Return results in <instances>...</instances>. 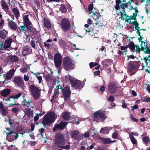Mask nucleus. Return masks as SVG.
I'll use <instances>...</instances> for the list:
<instances>
[{
    "instance_id": "1",
    "label": "nucleus",
    "mask_w": 150,
    "mask_h": 150,
    "mask_svg": "<svg viewBox=\"0 0 150 150\" xmlns=\"http://www.w3.org/2000/svg\"><path fill=\"white\" fill-rule=\"evenodd\" d=\"M55 145L58 148L64 149H67L69 148L70 143H68V144L64 146L65 142L64 135L61 133H58L55 136L54 140Z\"/></svg>"
},
{
    "instance_id": "2",
    "label": "nucleus",
    "mask_w": 150,
    "mask_h": 150,
    "mask_svg": "<svg viewBox=\"0 0 150 150\" xmlns=\"http://www.w3.org/2000/svg\"><path fill=\"white\" fill-rule=\"evenodd\" d=\"M55 119V115L53 112H51L45 115L42 121V123L44 127L53 122Z\"/></svg>"
},
{
    "instance_id": "3",
    "label": "nucleus",
    "mask_w": 150,
    "mask_h": 150,
    "mask_svg": "<svg viewBox=\"0 0 150 150\" xmlns=\"http://www.w3.org/2000/svg\"><path fill=\"white\" fill-rule=\"evenodd\" d=\"M62 64L63 68L67 71L73 69L74 68V64L73 60L67 56L63 58Z\"/></svg>"
},
{
    "instance_id": "4",
    "label": "nucleus",
    "mask_w": 150,
    "mask_h": 150,
    "mask_svg": "<svg viewBox=\"0 0 150 150\" xmlns=\"http://www.w3.org/2000/svg\"><path fill=\"white\" fill-rule=\"evenodd\" d=\"M54 61L55 65L58 69V72H60L61 66L62 62V57L61 54L58 53L56 54L54 56Z\"/></svg>"
},
{
    "instance_id": "5",
    "label": "nucleus",
    "mask_w": 150,
    "mask_h": 150,
    "mask_svg": "<svg viewBox=\"0 0 150 150\" xmlns=\"http://www.w3.org/2000/svg\"><path fill=\"white\" fill-rule=\"evenodd\" d=\"M93 116L95 120L98 122H103L107 118L104 113L100 110L95 112Z\"/></svg>"
},
{
    "instance_id": "6",
    "label": "nucleus",
    "mask_w": 150,
    "mask_h": 150,
    "mask_svg": "<svg viewBox=\"0 0 150 150\" xmlns=\"http://www.w3.org/2000/svg\"><path fill=\"white\" fill-rule=\"evenodd\" d=\"M60 25L62 30L64 32L68 30L70 27L69 21L66 18H64L61 20Z\"/></svg>"
},
{
    "instance_id": "7",
    "label": "nucleus",
    "mask_w": 150,
    "mask_h": 150,
    "mask_svg": "<svg viewBox=\"0 0 150 150\" xmlns=\"http://www.w3.org/2000/svg\"><path fill=\"white\" fill-rule=\"evenodd\" d=\"M31 91L33 97L35 99H38L40 96V90L39 88L35 85H31L30 86Z\"/></svg>"
},
{
    "instance_id": "8",
    "label": "nucleus",
    "mask_w": 150,
    "mask_h": 150,
    "mask_svg": "<svg viewBox=\"0 0 150 150\" xmlns=\"http://www.w3.org/2000/svg\"><path fill=\"white\" fill-rule=\"evenodd\" d=\"M92 13L93 14L91 15L90 16L93 18L96 22L95 24L96 25L101 22L103 20V18L96 11H95V12L93 11Z\"/></svg>"
},
{
    "instance_id": "9",
    "label": "nucleus",
    "mask_w": 150,
    "mask_h": 150,
    "mask_svg": "<svg viewBox=\"0 0 150 150\" xmlns=\"http://www.w3.org/2000/svg\"><path fill=\"white\" fill-rule=\"evenodd\" d=\"M13 82L16 86L19 87L22 89L24 88V83L22 78L21 76L16 77L15 78Z\"/></svg>"
},
{
    "instance_id": "10",
    "label": "nucleus",
    "mask_w": 150,
    "mask_h": 150,
    "mask_svg": "<svg viewBox=\"0 0 150 150\" xmlns=\"http://www.w3.org/2000/svg\"><path fill=\"white\" fill-rule=\"evenodd\" d=\"M118 86L115 83L110 82L108 85V89L111 93H114L117 91Z\"/></svg>"
},
{
    "instance_id": "11",
    "label": "nucleus",
    "mask_w": 150,
    "mask_h": 150,
    "mask_svg": "<svg viewBox=\"0 0 150 150\" xmlns=\"http://www.w3.org/2000/svg\"><path fill=\"white\" fill-rule=\"evenodd\" d=\"M15 71L16 70L15 69H12L8 71L6 73L4 74V76L5 80L8 81L11 80L13 76Z\"/></svg>"
},
{
    "instance_id": "12",
    "label": "nucleus",
    "mask_w": 150,
    "mask_h": 150,
    "mask_svg": "<svg viewBox=\"0 0 150 150\" xmlns=\"http://www.w3.org/2000/svg\"><path fill=\"white\" fill-rule=\"evenodd\" d=\"M62 94L64 96V100H67L69 98L71 93L70 88L68 86H66L62 89Z\"/></svg>"
},
{
    "instance_id": "13",
    "label": "nucleus",
    "mask_w": 150,
    "mask_h": 150,
    "mask_svg": "<svg viewBox=\"0 0 150 150\" xmlns=\"http://www.w3.org/2000/svg\"><path fill=\"white\" fill-rule=\"evenodd\" d=\"M70 135L72 138L78 141H79L82 138L83 135L79 134V132L78 130H75L71 132Z\"/></svg>"
},
{
    "instance_id": "14",
    "label": "nucleus",
    "mask_w": 150,
    "mask_h": 150,
    "mask_svg": "<svg viewBox=\"0 0 150 150\" xmlns=\"http://www.w3.org/2000/svg\"><path fill=\"white\" fill-rule=\"evenodd\" d=\"M68 123L66 122H61L59 124H57L53 128V130L55 132L57 129L63 130L66 127Z\"/></svg>"
},
{
    "instance_id": "15",
    "label": "nucleus",
    "mask_w": 150,
    "mask_h": 150,
    "mask_svg": "<svg viewBox=\"0 0 150 150\" xmlns=\"http://www.w3.org/2000/svg\"><path fill=\"white\" fill-rule=\"evenodd\" d=\"M9 105L11 106H14V108L11 110V111L13 113L17 114L21 109L20 105L18 103L16 104V103H11Z\"/></svg>"
},
{
    "instance_id": "16",
    "label": "nucleus",
    "mask_w": 150,
    "mask_h": 150,
    "mask_svg": "<svg viewBox=\"0 0 150 150\" xmlns=\"http://www.w3.org/2000/svg\"><path fill=\"white\" fill-rule=\"evenodd\" d=\"M129 49L131 50L134 51L139 53L141 50L139 46L138 45H135L133 42H130Z\"/></svg>"
},
{
    "instance_id": "17",
    "label": "nucleus",
    "mask_w": 150,
    "mask_h": 150,
    "mask_svg": "<svg viewBox=\"0 0 150 150\" xmlns=\"http://www.w3.org/2000/svg\"><path fill=\"white\" fill-rule=\"evenodd\" d=\"M71 86L73 89H81L82 86H81V82L80 81L77 80L72 83Z\"/></svg>"
},
{
    "instance_id": "18",
    "label": "nucleus",
    "mask_w": 150,
    "mask_h": 150,
    "mask_svg": "<svg viewBox=\"0 0 150 150\" xmlns=\"http://www.w3.org/2000/svg\"><path fill=\"white\" fill-rule=\"evenodd\" d=\"M8 25L11 29L14 30H17L18 27L17 23L13 21L12 20H10L8 21Z\"/></svg>"
},
{
    "instance_id": "19",
    "label": "nucleus",
    "mask_w": 150,
    "mask_h": 150,
    "mask_svg": "<svg viewBox=\"0 0 150 150\" xmlns=\"http://www.w3.org/2000/svg\"><path fill=\"white\" fill-rule=\"evenodd\" d=\"M18 134L13 133V134H10V135H7V139L9 142H12L17 139L18 137Z\"/></svg>"
},
{
    "instance_id": "20",
    "label": "nucleus",
    "mask_w": 150,
    "mask_h": 150,
    "mask_svg": "<svg viewBox=\"0 0 150 150\" xmlns=\"http://www.w3.org/2000/svg\"><path fill=\"white\" fill-rule=\"evenodd\" d=\"M23 24L26 26H29L31 25L32 23L28 18L29 15L27 14L23 16Z\"/></svg>"
},
{
    "instance_id": "21",
    "label": "nucleus",
    "mask_w": 150,
    "mask_h": 150,
    "mask_svg": "<svg viewBox=\"0 0 150 150\" xmlns=\"http://www.w3.org/2000/svg\"><path fill=\"white\" fill-rule=\"evenodd\" d=\"M12 41V40L10 38L6 39L4 44V48L6 50L9 48Z\"/></svg>"
},
{
    "instance_id": "22",
    "label": "nucleus",
    "mask_w": 150,
    "mask_h": 150,
    "mask_svg": "<svg viewBox=\"0 0 150 150\" xmlns=\"http://www.w3.org/2000/svg\"><path fill=\"white\" fill-rule=\"evenodd\" d=\"M23 110L25 113V115L27 117H30L33 116V112L30 109L26 108Z\"/></svg>"
},
{
    "instance_id": "23",
    "label": "nucleus",
    "mask_w": 150,
    "mask_h": 150,
    "mask_svg": "<svg viewBox=\"0 0 150 150\" xmlns=\"http://www.w3.org/2000/svg\"><path fill=\"white\" fill-rule=\"evenodd\" d=\"M32 52V50L30 47L28 46H26L23 48L22 54L23 55H25L30 54Z\"/></svg>"
},
{
    "instance_id": "24",
    "label": "nucleus",
    "mask_w": 150,
    "mask_h": 150,
    "mask_svg": "<svg viewBox=\"0 0 150 150\" xmlns=\"http://www.w3.org/2000/svg\"><path fill=\"white\" fill-rule=\"evenodd\" d=\"M11 91L10 89H5L0 91V94L2 96L6 97L9 94Z\"/></svg>"
},
{
    "instance_id": "25",
    "label": "nucleus",
    "mask_w": 150,
    "mask_h": 150,
    "mask_svg": "<svg viewBox=\"0 0 150 150\" xmlns=\"http://www.w3.org/2000/svg\"><path fill=\"white\" fill-rule=\"evenodd\" d=\"M1 5L2 7V9L5 11L6 12H7L8 11L9 8L7 5V3L4 0H2L1 2Z\"/></svg>"
},
{
    "instance_id": "26",
    "label": "nucleus",
    "mask_w": 150,
    "mask_h": 150,
    "mask_svg": "<svg viewBox=\"0 0 150 150\" xmlns=\"http://www.w3.org/2000/svg\"><path fill=\"white\" fill-rule=\"evenodd\" d=\"M112 129V127H105L101 129L100 133L103 134H108L109 133L110 130Z\"/></svg>"
},
{
    "instance_id": "27",
    "label": "nucleus",
    "mask_w": 150,
    "mask_h": 150,
    "mask_svg": "<svg viewBox=\"0 0 150 150\" xmlns=\"http://www.w3.org/2000/svg\"><path fill=\"white\" fill-rule=\"evenodd\" d=\"M44 26L48 28H50L51 27V24L49 20L46 18L43 19Z\"/></svg>"
},
{
    "instance_id": "28",
    "label": "nucleus",
    "mask_w": 150,
    "mask_h": 150,
    "mask_svg": "<svg viewBox=\"0 0 150 150\" xmlns=\"http://www.w3.org/2000/svg\"><path fill=\"white\" fill-rule=\"evenodd\" d=\"M25 25L20 26L18 27H17V32L18 33H21L23 32L24 34H25L26 32V30L25 29Z\"/></svg>"
},
{
    "instance_id": "29",
    "label": "nucleus",
    "mask_w": 150,
    "mask_h": 150,
    "mask_svg": "<svg viewBox=\"0 0 150 150\" xmlns=\"http://www.w3.org/2000/svg\"><path fill=\"white\" fill-rule=\"evenodd\" d=\"M7 34V31L4 30L0 31V38L3 39H5Z\"/></svg>"
},
{
    "instance_id": "30",
    "label": "nucleus",
    "mask_w": 150,
    "mask_h": 150,
    "mask_svg": "<svg viewBox=\"0 0 150 150\" xmlns=\"http://www.w3.org/2000/svg\"><path fill=\"white\" fill-rule=\"evenodd\" d=\"M11 11L15 15L16 18L18 19L20 16V12L18 10L17 8H13L12 9Z\"/></svg>"
},
{
    "instance_id": "31",
    "label": "nucleus",
    "mask_w": 150,
    "mask_h": 150,
    "mask_svg": "<svg viewBox=\"0 0 150 150\" xmlns=\"http://www.w3.org/2000/svg\"><path fill=\"white\" fill-rule=\"evenodd\" d=\"M62 117L65 120H68L70 117V114L67 112H64L62 114Z\"/></svg>"
},
{
    "instance_id": "32",
    "label": "nucleus",
    "mask_w": 150,
    "mask_h": 150,
    "mask_svg": "<svg viewBox=\"0 0 150 150\" xmlns=\"http://www.w3.org/2000/svg\"><path fill=\"white\" fill-rule=\"evenodd\" d=\"M9 60L11 62H16L18 61V58L15 56H11L9 57Z\"/></svg>"
},
{
    "instance_id": "33",
    "label": "nucleus",
    "mask_w": 150,
    "mask_h": 150,
    "mask_svg": "<svg viewBox=\"0 0 150 150\" xmlns=\"http://www.w3.org/2000/svg\"><path fill=\"white\" fill-rule=\"evenodd\" d=\"M102 141L105 144H108L114 142L115 141H111V139L108 138H103L102 139Z\"/></svg>"
},
{
    "instance_id": "34",
    "label": "nucleus",
    "mask_w": 150,
    "mask_h": 150,
    "mask_svg": "<svg viewBox=\"0 0 150 150\" xmlns=\"http://www.w3.org/2000/svg\"><path fill=\"white\" fill-rule=\"evenodd\" d=\"M120 14L121 17V19L124 20L126 19H128V16L127 15V14L126 13L125 11H120Z\"/></svg>"
},
{
    "instance_id": "35",
    "label": "nucleus",
    "mask_w": 150,
    "mask_h": 150,
    "mask_svg": "<svg viewBox=\"0 0 150 150\" xmlns=\"http://www.w3.org/2000/svg\"><path fill=\"white\" fill-rule=\"evenodd\" d=\"M93 4H90L88 6V10L89 11V13L90 14H93V12L94 11L95 12V11H96L97 12L98 11L97 10H96L95 8L93 9Z\"/></svg>"
},
{
    "instance_id": "36",
    "label": "nucleus",
    "mask_w": 150,
    "mask_h": 150,
    "mask_svg": "<svg viewBox=\"0 0 150 150\" xmlns=\"http://www.w3.org/2000/svg\"><path fill=\"white\" fill-rule=\"evenodd\" d=\"M30 69V67L29 65H26L24 66L23 67L21 68L20 69L21 71L23 73L27 72Z\"/></svg>"
},
{
    "instance_id": "37",
    "label": "nucleus",
    "mask_w": 150,
    "mask_h": 150,
    "mask_svg": "<svg viewBox=\"0 0 150 150\" xmlns=\"http://www.w3.org/2000/svg\"><path fill=\"white\" fill-rule=\"evenodd\" d=\"M127 67L128 70L130 72L132 71L135 68V65L131 62L129 63Z\"/></svg>"
},
{
    "instance_id": "38",
    "label": "nucleus",
    "mask_w": 150,
    "mask_h": 150,
    "mask_svg": "<svg viewBox=\"0 0 150 150\" xmlns=\"http://www.w3.org/2000/svg\"><path fill=\"white\" fill-rule=\"evenodd\" d=\"M31 103V101L28 100V101H26L25 99H23V101L22 102L23 104L27 107H29L30 106V103Z\"/></svg>"
},
{
    "instance_id": "39",
    "label": "nucleus",
    "mask_w": 150,
    "mask_h": 150,
    "mask_svg": "<svg viewBox=\"0 0 150 150\" xmlns=\"http://www.w3.org/2000/svg\"><path fill=\"white\" fill-rule=\"evenodd\" d=\"M56 87L57 88V89L55 90L54 93V95L55 96V97H56L57 95L58 94L59 92V89H62V86L60 85L59 84L58 85H56Z\"/></svg>"
},
{
    "instance_id": "40",
    "label": "nucleus",
    "mask_w": 150,
    "mask_h": 150,
    "mask_svg": "<svg viewBox=\"0 0 150 150\" xmlns=\"http://www.w3.org/2000/svg\"><path fill=\"white\" fill-rule=\"evenodd\" d=\"M60 10L62 13H66L67 12V8L64 5L61 6Z\"/></svg>"
},
{
    "instance_id": "41",
    "label": "nucleus",
    "mask_w": 150,
    "mask_h": 150,
    "mask_svg": "<svg viewBox=\"0 0 150 150\" xmlns=\"http://www.w3.org/2000/svg\"><path fill=\"white\" fill-rule=\"evenodd\" d=\"M123 9L122 11H125V8H127L128 4L127 3H121L120 6V7Z\"/></svg>"
},
{
    "instance_id": "42",
    "label": "nucleus",
    "mask_w": 150,
    "mask_h": 150,
    "mask_svg": "<svg viewBox=\"0 0 150 150\" xmlns=\"http://www.w3.org/2000/svg\"><path fill=\"white\" fill-rule=\"evenodd\" d=\"M121 3L120 0H116V5L115 8L116 10H117L120 9V6Z\"/></svg>"
},
{
    "instance_id": "43",
    "label": "nucleus",
    "mask_w": 150,
    "mask_h": 150,
    "mask_svg": "<svg viewBox=\"0 0 150 150\" xmlns=\"http://www.w3.org/2000/svg\"><path fill=\"white\" fill-rule=\"evenodd\" d=\"M129 137L132 142L133 144H137V141L133 136L131 135Z\"/></svg>"
},
{
    "instance_id": "44",
    "label": "nucleus",
    "mask_w": 150,
    "mask_h": 150,
    "mask_svg": "<svg viewBox=\"0 0 150 150\" xmlns=\"http://www.w3.org/2000/svg\"><path fill=\"white\" fill-rule=\"evenodd\" d=\"M149 137L148 136L144 137L143 138V141L146 145L149 142Z\"/></svg>"
},
{
    "instance_id": "45",
    "label": "nucleus",
    "mask_w": 150,
    "mask_h": 150,
    "mask_svg": "<svg viewBox=\"0 0 150 150\" xmlns=\"http://www.w3.org/2000/svg\"><path fill=\"white\" fill-rule=\"evenodd\" d=\"M45 78L48 82H50L52 81V78L50 74H46L45 75Z\"/></svg>"
},
{
    "instance_id": "46",
    "label": "nucleus",
    "mask_w": 150,
    "mask_h": 150,
    "mask_svg": "<svg viewBox=\"0 0 150 150\" xmlns=\"http://www.w3.org/2000/svg\"><path fill=\"white\" fill-rule=\"evenodd\" d=\"M4 101H9L10 102H11L12 101H13L14 102V103H16V102L15 101V100H13L12 97V96H10L8 98H6L5 99H4L3 100Z\"/></svg>"
},
{
    "instance_id": "47",
    "label": "nucleus",
    "mask_w": 150,
    "mask_h": 150,
    "mask_svg": "<svg viewBox=\"0 0 150 150\" xmlns=\"http://www.w3.org/2000/svg\"><path fill=\"white\" fill-rule=\"evenodd\" d=\"M22 95V93L21 92L19 93L18 94L14 95L12 96V97L13 99V100H15V99H17L19 97H20Z\"/></svg>"
},
{
    "instance_id": "48",
    "label": "nucleus",
    "mask_w": 150,
    "mask_h": 150,
    "mask_svg": "<svg viewBox=\"0 0 150 150\" xmlns=\"http://www.w3.org/2000/svg\"><path fill=\"white\" fill-rule=\"evenodd\" d=\"M143 61L144 62L143 64H144L145 66H148L149 62H150V61L148 59L146 58H144Z\"/></svg>"
},
{
    "instance_id": "49",
    "label": "nucleus",
    "mask_w": 150,
    "mask_h": 150,
    "mask_svg": "<svg viewBox=\"0 0 150 150\" xmlns=\"http://www.w3.org/2000/svg\"><path fill=\"white\" fill-rule=\"evenodd\" d=\"M6 130L9 132L6 133V135H10V134H13V130L11 128H7Z\"/></svg>"
},
{
    "instance_id": "50",
    "label": "nucleus",
    "mask_w": 150,
    "mask_h": 150,
    "mask_svg": "<svg viewBox=\"0 0 150 150\" xmlns=\"http://www.w3.org/2000/svg\"><path fill=\"white\" fill-rule=\"evenodd\" d=\"M2 114L3 115H6L8 113V112L6 110L5 108L1 109Z\"/></svg>"
},
{
    "instance_id": "51",
    "label": "nucleus",
    "mask_w": 150,
    "mask_h": 150,
    "mask_svg": "<svg viewBox=\"0 0 150 150\" xmlns=\"http://www.w3.org/2000/svg\"><path fill=\"white\" fill-rule=\"evenodd\" d=\"M69 79L70 81L71 84L72 83L74 82L77 80L76 79L74 78L73 77L71 76H69Z\"/></svg>"
},
{
    "instance_id": "52",
    "label": "nucleus",
    "mask_w": 150,
    "mask_h": 150,
    "mask_svg": "<svg viewBox=\"0 0 150 150\" xmlns=\"http://www.w3.org/2000/svg\"><path fill=\"white\" fill-rule=\"evenodd\" d=\"M118 136V134L117 131H115L114 132L112 135V137L114 139H116Z\"/></svg>"
},
{
    "instance_id": "53",
    "label": "nucleus",
    "mask_w": 150,
    "mask_h": 150,
    "mask_svg": "<svg viewBox=\"0 0 150 150\" xmlns=\"http://www.w3.org/2000/svg\"><path fill=\"white\" fill-rule=\"evenodd\" d=\"M6 55L5 53L3 52L2 55L0 56V59L5 60L6 58Z\"/></svg>"
},
{
    "instance_id": "54",
    "label": "nucleus",
    "mask_w": 150,
    "mask_h": 150,
    "mask_svg": "<svg viewBox=\"0 0 150 150\" xmlns=\"http://www.w3.org/2000/svg\"><path fill=\"white\" fill-rule=\"evenodd\" d=\"M14 120H13L11 119V118H8V123L10 125L11 127V126L12 125L13 123Z\"/></svg>"
},
{
    "instance_id": "55",
    "label": "nucleus",
    "mask_w": 150,
    "mask_h": 150,
    "mask_svg": "<svg viewBox=\"0 0 150 150\" xmlns=\"http://www.w3.org/2000/svg\"><path fill=\"white\" fill-rule=\"evenodd\" d=\"M115 100V98L113 96H111L109 97L108 99L109 101L113 102Z\"/></svg>"
},
{
    "instance_id": "56",
    "label": "nucleus",
    "mask_w": 150,
    "mask_h": 150,
    "mask_svg": "<svg viewBox=\"0 0 150 150\" xmlns=\"http://www.w3.org/2000/svg\"><path fill=\"white\" fill-rule=\"evenodd\" d=\"M71 48H72L73 49H74V50H79V49H78V48H76V45L75 44H73L72 43H71Z\"/></svg>"
},
{
    "instance_id": "57",
    "label": "nucleus",
    "mask_w": 150,
    "mask_h": 150,
    "mask_svg": "<svg viewBox=\"0 0 150 150\" xmlns=\"http://www.w3.org/2000/svg\"><path fill=\"white\" fill-rule=\"evenodd\" d=\"M122 107L123 108H126L127 107V105L125 102V100H122Z\"/></svg>"
},
{
    "instance_id": "58",
    "label": "nucleus",
    "mask_w": 150,
    "mask_h": 150,
    "mask_svg": "<svg viewBox=\"0 0 150 150\" xmlns=\"http://www.w3.org/2000/svg\"><path fill=\"white\" fill-rule=\"evenodd\" d=\"M45 130L44 128H42L41 129H40L39 130V131L40 132V134L42 136V134L44 132Z\"/></svg>"
},
{
    "instance_id": "59",
    "label": "nucleus",
    "mask_w": 150,
    "mask_h": 150,
    "mask_svg": "<svg viewBox=\"0 0 150 150\" xmlns=\"http://www.w3.org/2000/svg\"><path fill=\"white\" fill-rule=\"evenodd\" d=\"M36 77L39 81V83H41L42 81V77L41 76H37Z\"/></svg>"
},
{
    "instance_id": "60",
    "label": "nucleus",
    "mask_w": 150,
    "mask_h": 150,
    "mask_svg": "<svg viewBox=\"0 0 150 150\" xmlns=\"http://www.w3.org/2000/svg\"><path fill=\"white\" fill-rule=\"evenodd\" d=\"M29 76L26 75H24V79L25 81H27L29 80Z\"/></svg>"
},
{
    "instance_id": "61",
    "label": "nucleus",
    "mask_w": 150,
    "mask_h": 150,
    "mask_svg": "<svg viewBox=\"0 0 150 150\" xmlns=\"http://www.w3.org/2000/svg\"><path fill=\"white\" fill-rule=\"evenodd\" d=\"M26 26L27 27L28 30H30V31L32 30V29H33V28H34L31 25L29 26Z\"/></svg>"
},
{
    "instance_id": "62",
    "label": "nucleus",
    "mask_w": 150,
    "mask_h": 150,
    "mask_svg": "<svg viewBox=\"0 0 150 150\" xmlns=\"http://www.w3.org/2000/svg\"><path fill=\"white\" fill-rule=\"evenodd\" d=\"M130 117L135 122H138V120L137 119H136L135 118H134L133 117V116L132 115H130Z\"/></svg>"
},
{
    "instance_id": "63",
    "label": "nucleus",
    "mask_w": 150,
    "mask_h": 150,
    "mask_svg": "<svg viewBox=\"0 0 150 150\" xmlns=\"http://www.w3.org/2000/svg\"><path fill=\"white\" fill-rule=\"evenodd\" d=\"M4 23V21L3 20H1V22H0V28L3 27V24Z\"/></svg>"
},
{
    "instance_id": "64",
    "label": "nucleus",
    "mask_w": 150,
    "mask_h": 150,
    "mask_svg": "<svg viewBox=\"0 0 150 150\" xmlns=\"http://www.w3.org/2000/svg\"><path fill=\"white\" fill-rule=\"evenodd\" d=\"M30 44L32 47L34 48L35 47V45L34 42L33 40H31L30 42Z\"/></svg>"
}]
</instances>
